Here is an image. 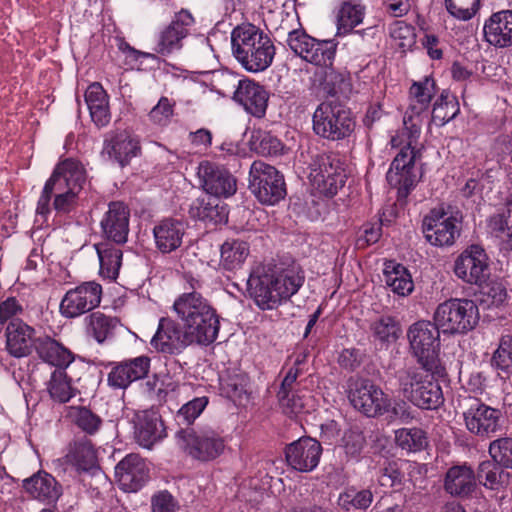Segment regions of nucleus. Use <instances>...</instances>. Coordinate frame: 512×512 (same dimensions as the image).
<instances>
[{"label":"nucleus","instance_id":"nucleus-1","mask_svg":"<svg viewBox=\"0 0 512 512\" xmlns=\"http://www.w3.org/2000/svg\"><path fill=\"white\" fill-rule=\"evenodd\" d=\"M305 281L299 266L271 267L255 265L249 275L247 286L250 296L262 310H271L289 300Z\"/></svg>","mask_w":512,"mask_h":512},{"label":"nucleus","instance_id":"nucleus-2","mask_svg":"<svg viewBox=\"0 0 512 512\" xmlns=\"http://www.w3.org/2000/svg\"><path fill=\"white\" fill-rule=\"evenodd\" d=\"M85 182L86 171L83 165L73 158L63 160L44 185L37 203V214H49L52 196L54 209L58 213H69L76 206L77 196Z\"/></svg>","mask_w":512,"mask_h":512},{"label":"nucleus","instance_id":"nucleus-3","mask_svg":"<svg viewBox=\"0 0 512 512\" xmlns=\"http://www.w3.org/2000/svg\"><path fill=\"white\" fill-rule=\"evenodd\" d=\"M421 128L411 117L403 121V128L391 136V146L399 149L390 169L387 180L391 186L398 189L400 195H407L417 181L414 173V163L419 155L418 140Z\"/></svg>","mask_w":512,"mask_h":512},{"label":"nucleus","instance_id":"nucleus-4","mask_svg":"<svg viewBox=\"0 0 512 512\" xmlns=\"http://www.w3.org/2000/svg\"><path fill=\"white\" fill-rule=\"evenodd\" d=\"M232 53L249 72H261L271 66L276 48L271 38L260 28L240 25L231 33Z\"/></svg>","mask_w":512,"mask_h":512},{"label":"nucleus","instance_id":"nucleus-5","mask_svg":"<svg viewBox=\"0 0 512 512\" xmlns=\"http://www.w3.org/2000/svg\"><path fill=\"white\" fill-rule=\"evenodd\" d=\"M480 319L477 304L467 298H451L440 303L433 320L445 335H463L473 330Z\"/></svg>","mask_w":512,"mask_h":512},{"label":"nucleus","instance_id":"nucleus-6","mask_svg":"<svg viewBox=\"0 0 512 512\" xmlns=\"http://www.w3.org/2000/svg\"><path fill=\"white\" fill-rule=\"evenodd\" d=\"M312 123L316 135L331 141L345 139L355 129L351 111L336 102L319 104L313 113Z\"/></svg>","mask_w":512,"mask_h":512},{"label":"nucleus","instance_id":"nucleus-7","mask_svg":"<svg viewBox=\"0 0 512 512\" xmlns=\"http://www.w3.org/2000/svg\"><path fill=\"white\" fill-rule=\"evenodd\" d=\"M440 331L435 322L418 321L407 332L413 356L428 369L442 368L439 359Z\"/></svg>","mask_w":512,"mask_h":512},{"label":"nucleus","instance_id":"nucleus-8","mask_svg":"<svg viewBox=\"0 0 512 512\" xmlns=\"http://www.w3.org/2000/svg\"><path fill=\"white\" fill-rule=\"evenodd\" d=\"M249 188L259 202L275 205L286 196L283 175L272 165L254 161L249 171Z\"/></svg>","mask_w":512,"mask_h":512},{"label":"nucleus","instance_id":"nucleus-9","mask_svg":"<svg viewBox=\"0 0 512 512\" xmlns=\"http://www.w3.org/2000/svg\"><path fill=\"white\" fill-rule=\"evenodd\" d=\"M345 170L340 159L333 155H318L310 164L309 182L314 190L334 196L345 183Z\"/></svg>","mask_w":512,"mask_h":512},{"label":"nucleus","instance_id":"nucleus-10","mask_svg":"<svg viewBox=\"0 0 512 512\" xmlns=\"http://www.w3.org/2000/svg\"><path fill=\"white\" fill-rule=\"evenodd\" d=\"M289 48L303 60L319 67L333 65L337 45L332 40H317L303 30H293L288 33Z\"/></svg>","mask_w":512,"mask_h":512},{"label":"nucleus","instance_id":"nucleus-11","mask_svg":"<svg viewBox=\"0 0 512 512\" xmlns=\"http://www.w3.org/2000/svg\"><path fill=\"white\" fill-rule=\"evenodd\" d=\"M461 218L458 213L446 211L443 207L434 208L423 219V233L433 246H451L460 236Z\"/></svg>","mask_w":512,"mask_h":512},{"label":"nucleus","instance_id":"nucleus-12","mask_svg":"<svg viewBox=\"0 0 512 512\" xmlns=\"http://www.w3.org/2000/svg\"><path fill=\"white\" fill-rule=\"evenodd\" d=\"M102 299V286L88 281L66 291L59 312L66 319H75L98 307Z\"/></svg>","mask_w":512,"mask_h":512},{"label":"nucleus","instance_id":"nucleus-13","mask_svg":"<svg viewBox=\"0 0 512 512\" xmlns=\"http://www.w3.org/2000/svg\"><path fill=\"white\" fill-rule=\"evenodd\" d=\"M349 399L355 409L368 417L389 411L391 400L383 390L369 380L357 379L349 386Z\"/></svg>","mask_w":512,"mask_h":512},{"label":"nucleus","instance_id":"nucleus-14","mask_svg":"<svg viewBox=\"0 0 512 512\" xmlns=\"http://www.w3.org/2000/svg\"><path fill=\"white\" fill-rule=\"evenodd\" d=\"M240 80L229 72L218 70L194 71V93L200 94L199 101H214L219 97L234 95Z\"/></svg>","mask_w":512,"mask_h":512},{"label":"nucleus","instance_id":"nucleus-15","mask_svg":"<svg viewBox=\"0 0 512 512\" xmlns=\"http://www.w3.org/2000/svg\"><path fill=\"white\" fill-rule=\"evenodd\" d=\"M454 273L468 284L482 286L490 275L488 256L479 245L466 248L455 260Z\"/></svg>","mask_w":512,"mask_h":512},{"label":"nucleus","instance_id":"nucleus-16","mask_svg":"<svg viewBox=\"0 0 512 512\" xmlns=\"http://www.w3.org/2000/svg\"><path fill=\"white\" fill-rule=\"evenodd\" d=\"M190 326L168 318H162L151 345L159 352L177 354L192 343Z\"/></svg>","mask_w":512,"mask_h":512},{"label":"nucleus","instance_id":"nucleus-17","mask_svg":"<svg viewBox=\"0 0 512 512\" xmlns=\"http://www.w3.org/2000/svg\"><path fill=\"white\" fill-rule=\"evenodd\" d=\"M463 417L467 430L481 438H489L501 428V410L481 402L472 404Z\"/></svg>","mask_w":512,"mask_h":512},{"label":"nucleus","instance_id":"nucleus-18","mask_svg":"<svg viewBox=\"0 0 512 512\" xmlns=\"http://www.w3.org/2000/svg\"><path fill=\"white\" fill-rule=\"evenodd\" d=\"M197 176L205 196L219 198L229 197L237 190L235 177L226 169L211 162L204 161L199 164Z\"/></svg>","mask_w":512,"mask_h":512},{"label":"nucleus","instance_id":"nucleus-19","mask_svg":"<svg viewBox=\"0 0 512 512\" xmlns=\"http://www.w3.org/2000/svg\"><path fill=\"white\" fill-rule=\"evenodd\" d=\"M167 436L161 415L153 410H142L134 416V437L143 448L151 449Z\"/></svg>","mask_w":512,"mask_h":512},{"label":"nucleus","instance_id":"nucleus-20","mask_svg":"<svg viewBox=\"0 0 512 512\" xmlns=\"http://www.w3.org/2000/svg\"><path fill=\"white\" fill-rule=\"evenodd\" d=\"M220 323L215 311L194 292V341L200 345L212 344L219 332Z\"/></svg>","mask_w":512,"mask_h":512},{"label":"nucleus","instance_id":"nucleus-21","mask_svg":"<svg viewBox=\"0 0 512 512\" xmlns=\"http://www.w3.org/2000/svg\"><path fill=\"white\" fill-rule=\"evenodd\" d=\"M115 477L126 492L139 490L149 478V468L138 454H128L115 467Z\"/></svg>","mask_w":512,"mask_h":512},{"label":"nucleus","instance_id":"nucleus-22","mask_svg":"<svg viewBox=\"0 0 512 512\" xmlns=\"http://www.w3.org/2000/svg\"><path fill=\"white\" fill-rule=\"evenodd\" d=\"M322 447L310 437L300 438L286 448V461L289 466L300 472L314 470L320 460Z\"/></svg>","mask_w":512,"mask_h":512},{"label":"nucleus","instance_id":"nucleus-23","mask_svg":"<svg viewBox=\"0 0 512 512\" xmlns=\"http://www.w3.org/2000/svg\"><path fill=\"white\" fill-rule=\"evenodd\" d=\"M150 358L139 356L115 364L107 376V383L113 389L125 390L132 382L147 376Z\"/></svg>","mask_w":512,"mask_h":512},{"label":"nucleus","instance_id":"nucleus-24","mask_svg":"<svg viewBox=\"0 0 512 512\" xmlns=\"http://www.w3.org/2000/svg\"><path fill=\"white\" fill-rule=\"evenodd\" d=\"M233 99L249 114L261 118L266 113L269 94L262 85L245 78L238 82Z\"/></svg>","mask_w":512,"mask_h":512},{"label":"nucleus","instance_id":"nucleus-25","mask_svg":"<svg viewBox=\"0 0 512 512\" xmlns=\"http://www.w3.org/2000/svg\"><path fill=\"white\" fill-rule=\"evenodd\" d=\"M103 236L116 244H123L127 241L129 233V211L121 202L109 204L108 211L101 220Z\"/></svg>","mask_w":512,"mask_h":512},{"label":"nucleus","instance_id":"nucleus-26","mask_svg":"<svg viewBox=\"0 0 512 512\" xmlns=\"http://www.w3.org/2000/svg\"><path fill=\"white\" fill-rule=\"evenodd\" d=\"M435 94L436 84L433 78L426 76L424 79L414 82L409 90V107L404 118L409 119L411 117L412 122L421 125L418 118L428 112Z\"/></svg>","mask_w":512,"mask_h":512},{"label":"nucleus","instance_id":"nucleus-27","mask_svg":"<svg viewBox=\"0 0 512 512\" xmlns=\"http://www.w3.org/2000/svg\"><path fill=\"white\" fill-rule=\"evenodd\" d=\"M485 40L495 47L504 48L512 45V10L493 13L484 23Z\"/></svg>","mask_w":512,"mask_h":512},{"label":"nucleus","instance_id":"nucleus-28","mask_svg":"<svg viewBox=\"0 0 512 512\" xmlns=\"http://www.w3.org/2000/svg\"><path fill=\"white\" fill-rule=\"evenodd\" d=\"M141 152L139 140L127 132H121L104 140L103 153L120 166L128 165Z\"/></svg>","mask_w":512,"mask_h":512},{"label":"nucleus","instance_id":"nucleus-29","mask_svg":"<svg viewBox=\"0 0 512 512\" xmlns=\"http://www.w3.org/2000/svg\"><path fill=\"white\" fill-rule=\"evenodd\" d=\"M441 371L442 368L428 369L422 365L420 367L405 365L395 372L398 390L407 401L411 402L414 393L424 385V381H427L433 374H440Z\"/></svg>","mask_w":512,"mask_h":512},{"label":"nucleus","instance_id":"nucleus-30","mask_svg":"<svg viewBox=\"0 0 512 512\" xmlns=\"http://www.w3.org/2000/svg\"><path fill=\"white\" fill-rule=\"evenodd\" d=\"M192 22V16L188 11L179 12L172 23L166 27L159 36L156 51L162 55H167L181 47V41L189 33V26Z\"/></svg>","mask_w":512,"mask_h":512},{"label":"nucleus","instance_id":"nucleus-31","mask_svg":"<svg viewBox=\"0 0 512 512\" xmlns=\"http://www.w3.org/2000/svg\"><path fill=\"white\" fill-rule=\"evenodd\" d=\"M23 488L34 499L48 504L62 495V486L49 473L40 471L23 481Z\"/></svg>","mask_w":512,"mask_h":512},{"label":"nucleus","instance_id":"nucleus-32","mask_svg":"<svg viewBox=\"0 0 512 512\" xmlns=\"http://www.w3.org/2000/svg\"><path fill=\"white\" fill-rule=\"evenodd\" d=\"M33 328L19 318H13L6 327V349L14 357L27 356L31 351Z\"/></svg>","mask_w":512,"mask_h":512},{"label":"nucleus","instance_id":"nucleus-33","mask_svg":"<svg viewBox=\"0 0 512 512\" xmlns=\"http://www.w3.org/2000/svg\"><path fill=\"white\" fill-rule=\"evenodd\" d=\"M34 348L38 357L44 363L55 368L66 369L73 361L70 350L49 336L37 338L34 341Z\"/></svg>","mask_w":512,"mask_h":512},{"label":"nucleus","instance_id":"nucleus-34","mask_svg":"<svg viewBox=\"0 0 512 512\" xmlns=\"http://www.w3.org/2000/svg\"><path fill=\"white\" fill-rule=\"evenodd\" d=\"M85 334L103 344L114 337L116 329L120 326L119 318L103 312H92L84 318Z\"/></svg>","mask_w":512,"mask_h":512},{"label":"nucleus","instance_id":"nucleus-35","mask_svg":"<svg viewBox=\"0 0 512 512\" xmlns=\"http://www.w3.org/2000/svg\"><path fill=\"white\" fill-rule=\"evenodd\" d=\"M85 102L92 121L97 127H105L111 120L108 95L98 82L90 84L85 92Z\"/></svg>","mask_w":512,"mask_h":512},{"label":"nucleus","instance_id":"nucleus-36","mask_svg":"<svg viewBox=\"0 0 512 512\" xmlns=\"http://www.w3.org/2000/svg\"><path fill=\"white\" fill-rule=\"evenodd\" d=\"M184 224L181 221L166 219L153 229L156 247L162 253H170L176 250L182 243Z\"/></svg>","mask_w":512,"mask_h":512},{"label":"nucleus","instance_id":"nucleus-37","mask_svg":"<svg viewBox=\"0 0 512 512\" xmlns=\"http://www.w3.org/2000/svg\"><path fill=\"white\" fill-rule=\"evenodd\" d=\"M224 448L223 438L211 428H200L194 433V459L213 460L222 454Z\"/></svg>","mask_w":512,"mask_h":512},{"label":"nucleus","instance_id":"nucleus-38","mask_svg":"<svg viewBox=\"0 0 512 512\" xmlns=\"http://www.w3.org/2000/svg\"><path fill=\"white\" fill-rule=\"evenodd\" d=\"M475 484L474 471L466 464L449 468L444 479L446 492L454 496L468 495L474 490Z\"/></svg>","mask_w":512,"mask_h":512},{"label":"nucleus","instance_id":"nucleus-39","mask_svg":"<svg viewBox=\"0 0 512 512\" xmlns=\"http://www.w3.org/2000/svg\"><path fill=\"white\" fill-rule=\"evenodd\" d=\"M65 459L68 463H71L77 471L91 472L93 474L99 471L96 451L92 443L87 439L74 442L70 446Z\"/></svg>","mask_w":512,"mask_h":512},{"label":"nucleus","instance_id":"nucleus-40","mask_svg":"<svg viewBox=\"0 0 512 512\" xmlns=\"http://www.w3.org/2000/svg\"><path fill=\"white\" fill-rule=\"evenodd\" d=\"M250 254V247L246 241L228 239L220 247V262L222 269L235 271L240 269Z\"/></svg>","mask_w":512,"mask_h":512},{"label":"nucleus","instance_id":"nucleus-41","mask_svg":"<svg viewBox=\"0 0 512 512\" xmlns=\"http://www.w3.org/2000/svg\"><path fill=\"white\" fill-rule=\"evenodd\" d=\"M384 281L391 291L399 296H407L414 289L409 270L402 264L388 262L384 269Z\"/></svg>","mask_w":512,"mask_h":512},{"label":"nucleus","instance_id":"nucleus-42","mask_svg":"<svg viewBox=\"0 0 512 512\" xmlns=\"http://www.w3.org/2000/svg\"><path fill=\"white\" fill-rule=\"evenodd\" d=\"M199 206H197V224L204 222L212 227L225 224L228 220V212L226 206L222 204L219 198L205 196L198 199Z\"/></svg>","mask_w":512,"mask_h":512},{"label":"nucleus","instance_id":"nucleus-43","mask_svg":"<svg viewBox=\"0 0 512 512\" xmlns=\"http://www.w3.org/2000/svg\"><path fill=\"white\" fill-rule=\"evenodd\" d=\"M100 262V274L109 280H115L122 264V251L110 243L95 245Z\"/></svg>","mask_w":512,"mask_h":512},{"label":"nucleus","instance_id":"nucleus-44","mask_svg":"<svg viewBox=\"0 0 512 512\" xmlns=\"http://www.w3.org/2000/svg\"><path fill=\"white\" fill-rule=\"evenodd\" d=\"M283 393L284 391L278 392L279 405L283 413L291 418L308 413L314 407V400L308 391Z\"/></svg>","mask_w":512,"mask_h":512},{"label":"nucleus","instance_id":"nucleus-45","mask_svg":"<svg viewBox=\"0 0 512 512\" xmlns=\"http://www.w3.org/2000/svg\"><path fill=\"white\" fill-rule=\"evenodd\" d=\"M47 390L53 401L66 403L76 395L77 390L72 386V380L66 369L54 368L47 383Z\"/></svg>","mask_w":512,"mask_h":512},{"label":"nucleus","instance_id":"nucleus-46","mask_svg":"<svg viewBox=\"0 0 512 512\" xmlns=\"http://www.w3.org/2000/svg\"><path fill=\"white\" fill-rule=\"evenodd\" d=\"M443 401L442 388L435 379V374H433L427 381H424V385L414 393V397L410 403L420 409L433 410L437 409Z\"/></svg>","mask_w":512,"mask_h":512},{"label":"nucleus","instance_id":"nucleus-47","mask_svg":"<svg viewBox=\"0 0 512 512\" xmlns=\"http://www.w3.org/2000/svg\"><path fill=\"white\" fill-rule=\"evenodd\" d=\"M175 421L179 430L175 435L178 448L187 455H192V401H187L177 411Z\"/></svg>","mask_w":512,"mask_h":512},{"label":"nucleus","instance_id":"nucleus-48","mask_svg":"<svg viewBox=\"0 0 512 512\" xmlns=\"http://www.w3.org/2000/svg\"><path fill=\"white\" fill-rule=\"evenodd\" d=\"M488 227L495 237L512 249V198L508 200L502 211L490 216Z\"/></svg>","mask_w":512,"mask_h":512},{"label":"nucleus","instance_id":"nucleus-49","mask_svg":"<svg viewBox=\"0 0 512 512\" xmlns=\"http://www.w3.org/2000/svg\"><path fill=\"white\" fill-rule=\"evenodd\" d=\"M478 479L491 490L504 489L509 485L510 473L494 461H483L478 468Z\"/></svg>","mask_w":512,"mask_h":512},{"label":"nucleus","instance_id":"nucleus-50","mask_svg":"<svg viewBox=\"0 0 512 512\" xmlns=\"http://www.w3.org/2000/svg\"><path fill=\"white\" fill-rule=\"evenodd\" d=\"M65 411V417L86 434L94 435L102 425V419L87 407L68 406Z\"/></svg>","mask_w":512,"mask_h":512},{"label":"nucleus","instance_id":"nucleus-51","mask_svg":"<svg viewBox=\"0 0 512 512\" xmlns=\"http://www.w3.org/2000/svg\"><path fill=\"white\" fill-rule=\"evenodd\" d=\"M364 18V6L360 0L344 1L337 13L338 33L350 32L354 27L362 23Z\"/></svg>","mask_w":512,"mask_h":512},{"label":"nucleus","instance_id":"nucleus-52","mask_svg":"<svg viewBox=\"0 0 512 512\" xmlns=\"http://www.w3.org/2000/svg\"><path fill=\"white\" fill-rule=\"evenodd\" d=\"M370 330L373 337L381 343H391L398 339L400 335V326L392 316L383 315L375 319Z\"/></svg>","mask_w":512,"mask_h":512},{"label":"nucleus","instance_id":"nucleus-53","mask_svg":"<svg viewBox=\"0 0 512 512\" xmlns=\"http://www.w3.org/2000/svg\"><path fill=\"white\" fill-rule=\"evenodd\" d=\"M397 445L407 452H418L428 444L426 433L419 428H402L395 432Z\"/></svg>","mask_w":512,"mask_h":512},{"label":"nucleus","instance_id":"nucleus-54","mask_svg":"<svg viewBox=\"0 0 512 512\" xmlns=\"http://www.w3.org/2000/svg\"><path fill=\"white\" fill-rule=\"evenodd\" d=\"M373 501V494L369 489L357 490L348 488L338 497V505L347 510H366Z\"/></svg>","mask_w":512,"mask_h":512},{"label":"nucleus","instance_id":"nucleus-55","mask_svg":"<svg viewBox=\"0 0 512 512\" xmlns=\"http://www.w3.org/2000/svg\"><path fill=\"white\" fill-rule=\"evenodd\" d=\"M458 113L459 105L455 98L442 94L434 103L431 117L436 125L443 126L454 119Z\"/></svg>","mask_w":512,"mask_h":512},{"label":"nucleus","instance_id":"nucleus-56","mask_svg":"<svg viewBox=\"0 0 512 512\" xmlns=\"http://www.w3.org/2000/svg\"><path fill=\"white\" fill-rule=\"evenodd\" d=\"M390 37L403 51L411 49L416 42L415 28L405 21H395L389 27Z\"/></svg>","mask_w":512,"mask_h":512},{"label":"nucleus","instance_id":"nucleus-57","mask_svg":"<svg viewBox=\"0 0 512 512\" xmlns=\"http://www.w3.org/2000/svg\"><path fill=\"white\" fill-rule=\"evenodd\" d=\"M488 451L494 462L501 467L512 469V438L502 437L492 441Z\"/></svg>","mask_w":512,"mask_h":512},{"label":"nucleus","instance_id":"nucleus-58","mask_svg":"<svg viewBox=\"0 0 512 512\" xmlns=\"http://www.w3.org/2000/svg\"><path fill=\"white\" fill-rule=\"evenodd\" d=\"M196 40V67H194V71L216 70V57L212 47L207 41V38H205L204 35H199Z\"/></svg>","mask_w":512,"mask_h":512},{"label":"nucleus","instance_id":"nucleus-59","mask_svg":"<svg viewBox=\"0 0 512 512\" xmlns=\"http://www.w3.org/2000/svg\"><path fill=\"white\" fill-rule=\"evenodd\" d=\"M447 11L455 18L470 20L478 11L480 0H445Z\"/></svg>","mask_w":512,"mask_h":512},{"label":"nucleus","instance_id":"nucleus-60","mask_svg":"<svg viewBox=\"0 0 512 512\" xmlns=\"http://www.w3.org/2000/svg\"><path fill=\"white\" fill-rule=\"evenodd\" d=\"M324 77L320 85L323 91L328 95H336L345 90L348 86L346 76L333 69L332 66L323 67Z\"/></svg>","mask_w":512,"mask_h":512},{"label":"nucleus","instance_id":"nucleus-61","mask_svg":"<svg viewBox=\"0 0 512 512\" xmlns=\"http://www.w3.org/2000/svg\"><path fill=\"white\" fill-rule=\"evenodd\" d=\"M492 365L505 373L512 368V343L508 336L502 337L497 350L492 357Z\"/></svg>","mask_w":512,"mask_h":512},{"label":"nucleus","instance_id":"nucleus-62","mask_svg":"<svg viewBox=\"0 0 512 512\" xmlns=\"http://www.w3.org/2000/svg\"><path fill=\"white\" fill-rule=\"evenodd\" d=\"M173 113L174 103L167 97H161L149 112L148 118L152 124L163 127L170 123Z\"/></svg>","mask_w":512,"mask_h":512},{"label":"nucleus","instance_id":"nucleus-63","mask_svg":"<svg viewBox=\"0 0 512 512\" xmlns=\"http://www.w3.org/2000/svg\"><path fill=\"white\" fill-rule=\"evenodd\" d=\"M221 390L228 398L237 399L246 392L247 377L244 374L219 377Z\"/></svg>","mask_w":512,"mask_h":512},{"label":"nucleus","instance_id":"nucleus-64","mask_svg":"<svg viewBox=\"0 0 512 512\" xmlns=\"http://www.w3.org/2000/svg\"><path fill=\"white\" fill-rule=\"evenodd\" d=\"M364 442V436L359 430L350 429L343 435L342 447L348 457L356 458L362 451Z\"/></svg>","mask_w":512,"mask_h":512}]
</instances>
